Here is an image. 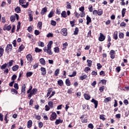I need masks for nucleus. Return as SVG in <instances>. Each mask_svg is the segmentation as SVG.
<instances>
[{
    "label": "nucleus",
    "mask_w": 129,
    "mask_h": 129,
    "mask_svg": "<svg viewBox=\"0 0 129 129\" xmlns=\"http://www.w3.org/2000/svg\"><path fill=\"white\" fill-rule=\"evenodd\" d=\"M53 44V41H50L49 43L47 44V47L45 46L43 48V51L45 52V53H47L48 55H53V52H52V49H51V46L52 44Z\"/></svg>",
    "instance_id": "nucleus-1"
},
{
    "label": "nucleus",
    "mask_w": 129,
    "mask_h": 129,
    "mask_svg": "<svg viewBox=\"0 0 129 129\" xmlns=\"http://www.w3.org/2000/svg\"><path fill=\"white\" fill-rule=\"evenodd\" d=\"M14 60H10L8 63H5L3 65H2L1 67V70H4V69H5L6 68H10V67H12L13 65H14Z\"/></svg>",
    "instance_id": "nucleus-2"
},
{
    "label": "nucleus",
    "mask_w": 129,
    "mask_h": 129,
    "mask_svg": "<svg viewBox=\"0 0 129 129\" xmlns=\"http://www.w3.org/2000/svg\"><path fill=\"white\" fill-rule=\"evenodd\" d=\"M13 50V45L12 44H9L6 46L5 51L7 53V54H9Z\"/></svg>",
    "instance_id": "nucleus-3"
},
{
    "label": "nucleus",
    "mask_w": 129,
    "mask_h": 129,
    "mask_svg": "<svg viewBox=\"0 0 129 129\" xmlns=\"http://www.w3.org/2000/svg\"><path fill=\"white\" fill-rule=\"evenodd\" d=\"M56 118H57V114L56 113V112H53L50 115L49 119L50 120L53 121L55 120Z\"/></svg>",
    "instance_id": "nucleus-4"
},
{
    "label": "nucleus",
    "mask_w": 129,
    "mask_h": 129,
    "mask_svg": "<svg viewBox=\"0 0 129 129\" xmlns=\"http://www.w3.org/2000/svg\"><path fill=\"white\" fill-rule=\"evenodd\" d=\"M26 58L27 61H29V63H32L33 62V60L34 59L33 58V56H32V54H28L26 55Z\"/></svg>",
    "instance_id": "nucleus-5"
},
{
    "label": "nucleus",
    "mask_w": 129,
    "mask_h": 129,
    "mask_svg": "<svg viewBox=\"0 0 129 129\" xmlns=\"http://www.w3.org/2000/svg\"><path fill=\"white\" fill-rule=\"evenodd\" d=\"M60 34L64 37H66L68 35V33L67 32V28H63L60 31Z\"/></svg>",
    "instance_id": "nucleus-6"
},
{
    "label": "nucleus",
    "mask_w": 129,
    "mask_h": 129,
    "mask_svg": "<svg viewBox=\"0 0 129 129\" xmlns=\"http://www.w3.org/2000/svg\"><path fill=\"white\" fill-rule=\"evenodd\" d=\"M26 88H27V86H26V84H24L21 88V94L23 95L26 94Z\"/></svg>",
    "instance_id": "nucleus-7"
},
{
    "label": "nucleus",
    "mask_w": 129,
    "mask_h": 129,
    "mask_svg": "<svg viewBox=\"0 0 129 129\" xmlns=\"http://www.w3.org/2000/svg\"><path fill=\"white\" fill-rule=\"evenodd\" d=\"M98 40L100 42H103L105 40V36L102 33H100V36L98 38Z\"/></svg>",
    "instance_id": "nucleus-8"
},
{
    "label": "nucleus",
    "mask_w": 129,
    "mask_h": 129,
    "mask_svg": "<svg viewBox=\"0 0 129 129\" xmlns=\"http://www.w3.org/2000/svg\"><path fill=\"white\" fill-rule=\"evenodd\" d=\"M111 41V37H110V35H107V42H108V43L107 44V47L108 49H109V48H110V46H111V43H110Z\"/></svg>",
    "instance_id": "nucleus-9"
},
{
    "label": "nucleus",
    "mask_w": 129,
    "mask_h": 129,
    "mask_svg": "<svg viewBox=\"0 0 129 129\" xmlns=\"http://www.w3.org/2000/svg\"><path fill=\"white\" fill-rule=\"evenodd\" d=\"M40 71H41V75H46V74H47V71H46V68L44 67H41L40 68Z\"/></svg>",
    "instance_id": "nucleus-10"
},
{
    "label": "nucleus",
    "mask_w": 129,
    "mask_h": 129,
    "mask_svg": "<svg viewBox=\"0 0 129 129\" xmlns=\"http://www.w3.org/2000/svg\"><path fill=\"white\" fill-rule=\"evenodd\" d=\"M85 116V115L83 114L82 115L81 117H80V119H81L82 120V122H85V123H86L87 122L88 120H87V118H84V117Z\"/></svg>",
    "instance_id": "nucleus-11"
},
{
    "label": "nucleus",
    "mask_w": 129,
    "mask_h": 129,
    "mask_svg": "<svg viewBox=\"0 0 129 129\" xmlns=\"http://www.w3.org/2000/svg\"><path fill=\"white\" fill-rule=\"evenodd\" d=\"M91 102L94 104L95 108H97V106H98V101L94 99H92Z\"/></svg>",
    "instance_id": "nucleus-12"
},
{
    "label": "nucleus",
    "mask_w": 129,
    "mask_h": 129,
    "mask_svg": "<svg viewBox=\"0 0 129 129\" xmlns=\"http://www.w3.org/2000/svg\"><path fill=\"white\" fill-rule=\"evenodd\" d=\"M63 122V120H61L60 117H59V119H57L55 121V124L56 125H58V124H59V123H62Z\"/></svg>",
    "instance_id": "nucleus-13"
},
{
    "label": "nucleus",
    "mask_w": 129,
    "mask_h": 129,
    "mask_svg": "<svg viewBox=\"0 0 129 129\" xmlns=\"http://www.w3.org/2000/svg\"><path fill=\"white\" fill-rule=\"evenodd\" d=\"M84 97L85 99H86V100H89V99H90V98H91L90 95H89L88 94H86V93L84 94Z\"/></svg>",
    "instance_id": "nucleus-14"
},
{
    "label": "nucleus",
    "mask_w": 129,
    "mask_h": 129,
    "mask_svg": "<svg viewBox=\"0 0 129 129\" xmlns=\"http://www.w3.org/2000/svg\"><path fill=\"white\" fill-rule=\"evenodd\" d=\"M11 29H12V26L11 25H8L7 27L5 26L3 27L4 31H11Z\"/></svg>",
    "instance_id": "nucleus-15"
},
{
    "label": "nucleus",
    "mask_w": 129,
    "mask_h": 129,
    "mask_svg": "<svg viewBox=\"0 0 129 129\" xmlns=\"http://www.w3.org/2000/svg\"><path fill=\"white\" fill-rule=\"evenodd\" d=\"M113 38L114 40H117V39H118L117 31H115L114 32V34H113Z\"/></svg>",
    "instance_id": "nucleus-16"
},
{
    "label": "nucleus",
    "mask_w": 129,
    "mask_h": 129,
    "mask_svg": "<svg viewBox=\"0 0 129 129\" xmlns=\"http://www.w3.org/2000/svg\"><path fill=\"white\" fill-rule=\"evenodd\" d=\"M32 125H33V121L32 120H29L27 122V127L28 128H30V127H32Z\"/></svg>",
    "instance_id": "nucleus-17"
},
{
    "label": "nucleus",
    "mask_w": 129,
    "mask_h": 129,
    "mask_svg": "<svg viewBox=\"0 0 129 129\" xmlns=\"http://www.w3.org/2000/svg\"><path fill=\"white\" fill-rule=\"evenodd\" d=\"M53 91V88H49L47 90V93L46 95L47 97H49L50 96V95L51 94V93Z\"/></svg>",
    "instance_id": "nucleus-18"
},
{
    "label": "nucleus",
    "mask_w": 129,
    "mask_h": 129,
    "mask_svg": "<svg viewBox=\"0 0 129 129\" xmlns=\"http://www.w3.org/2000/svg\"><path fill=\"white\" fill-rule=\"evenodd\" d=\"M86 20H87V22H86L87 25H89L92 22L91 18H90V17H89L88 15L87 16Z\"/></svg>",
    "instance_id": "nucleus-19"
},
{
    "label": "nucleus",
    "mask_w": 129,
    "mask_h": 129,
    "mask_svg": "<svg viewBox=\"0 0 129 129\" xmlns=\"http://www.w3.org/2000/svg\"><path fill=\"white\" fill-rule=\"evenodd\" d=\"M46 13H47V7H45L42 9L41 12V15H45Z\"/></svg>",
    "instance_id": "nucleus-20"
},
{
    "label": "nucleus",
    "mask_w": 129,
    "mask_h": 129,
    "mask_svg": "<svg viewBox=\"0 0 129 129\" xmlns=\"http://www.w3.org/2000/svg\"><path fill=\"white\" fill-rule=\"evenodd\" d=\"M39 62L41 64V65H46V61H45L44 58H40L39 60Z\"/></svg>",
    "instance_id": "nucleus-21"
},
{
    "label": "nucleus",
    "mask_w": 129,
    "mask_h": 129,
    "mask_svg": "<svg viewBox=\"0 0 129 129\" xmlns=\"http://www.w3.org/2000/svg\"><path fill=\"white\" fill-rule=\"evenodd\" d=\"M66 5H67V9H72V6H71V3H69V2H67L66 3Z\"/></svg>",
    "instance_id": "nucleus-22"
},
{
    "label": "nucleus",
    "mask_w": 129,
    "mask_h": 129,
    "mask_svg": "<svg viewBox=\"0 0 129 129\" xmlns=\"http://www.w3.org/2000/svg\"><path fill=\"white\" fill-rule=\"evenodd\" d=\"M24 49H25V46L24 44H21V45L19 46L18 52H22V51H24Z\"/></svg>",
    "instance_id": "nucleus-23"
},
{
    "label": "nucleus",
    "mask_w": 129,
    "mask_h": 129,
    "mask_svg": "<svg viewBox=\"0 0 129 129\" xmlns=\"http://www.w3.org/2000/svg\"><path fill=\"white\" fill-rule=\"evenodd\" d=\"M65 82L67 86H70L71 85V82H70V80H69V79H67Z\"/></svg>",
    "instance_id": "nucleus-24"
},
{
    "label": "nucleus",
    "mask_w": 129,
    "mask_h": 129,
    "mask_svg": "<svg viewBox=\"0 0 129 129\" xmlns=\"http://www.w3.org/2000/svg\"><path fill=\"white\" fill-rule=\"evenodd\" d=\"M87 62L88 63L87 66L88 67H91V66H92V60L90 59H87Z\"/></svg>",
    "instance_id": "nucleus-25"
},
{
    "label": "nucleus",
    "mask_w": 129,
    "mask_h": 129,
    "mask_svg": "<svg viewBox=\"0 0 129 129\" xmlns=\"http://www.w3.org/2000/svg\"><path fill=\"white\" fill-rule=\"evenodd\" d=\"M10 21L12 23H14L16 21V16L15 15H12L10 17Z\"/></svg>",
    "instance_id": "nucleus-26"
},
{
    "label": "nucleus",
    "mask_w": 129,
    "mask_h": 129,
    "mask_svg": "<svg viewBox=\"0 0 129 129\" xmlns=\"http://www.w3.org/2000/svg\"><path fill=\"white\" fill-rule=\"evenodd\" d=\"M53 51L55 53H59L60 52V48H59V47L57 46L53 48Z\"/></svg>",
    "instance_id": "nucleus-27"
},
{
    "label": "nucleus",
    "mask_w": 129,
    "mask_h": 129,
    "mask_svg": "<svg viewBox=\"0 0 129 129\" xmlns=\"http://www.w3.org/2000/svg\"><path fill=\"white\" fill-rule=\"evenodd\" d=\"M61 16L62 18H67V15H66V11H62L61 13Z\"/></svg>",
    "instance_id": "nucleus-28"
},
{
    "label": "nucleus",
    "mask_w": 129,
    "mask_h": 129,
    "mask_svg": "<svg viewBox=\"0 0 129 129\" xmlns=\"http://www.w3.org/2000/svg\"><path fill=\"white\" fill-rule=\"evenodd\" d=\"M111 97H107V98H106L104 100V102L105 103H107V102H109V101H111Z\"/></svg>",
    "instance_id": "nucleus-29"
},
{
    "label": "nucleus",
    "mask_w": 129,
    "mask_h": 129,
    "mask_svg": "<svg viewBox=\"0 0 129 129\" xmlns=\"http://www.w3.org/2000/svg\"><path fill=\"white\" fill-rule=\"evenodd\" d=\"M19 69V66L16 64L15 66H13L12 67V70L13 71H17V70Z\"/></svg>",
    "instance_id": "nucleus-30"
},
{
    "label": "nucleus",
    "mask_w": 129,
    "mask_h": 129,
    "mask_svg": "<svg viewBox=\"0 0 129 129\" xmlns=\"http://www.w3.org/2000/svg\"><path fill=\"white\" fill-rule=\"evenodd\" d=\"M126 11V9L125 8H123L122 11H121V15L122 18L124 17V15H125V12Z\"/></svg>",
    "instance_id": "nucleus-31"
},
{
    "label": "nucleus",
    "mask_w": 129,
    "mask_h": 129,
    "mask_svg": "<svg viewBox=\"0 0 129 129\" xmlns=\"http://www.w3.org/2000/svg\"><path fill=\"white\" fill-rule=\"evenodd\" d=\"M103 14V11L102 9H98V16H102Z\"/></svg>",
    "instance_id": "nucleus-32"
},
{
    "label": "nucleus",
    "mask_w": 129,
    "mask_h": 129,
    "mask_svg": "<svg viewBox=\"0 0 129 129\" xmlns=\"http://www.w3.org/2000/svg\"><path fill=\"white\" fill-rule=\"evenodd\" d=\"M57 84L59 86H62L64 84V83L62 80H59L57 81Z\"/></svg>",
    "instance_id": "nucleus-33"
},
{
    "label": "nucleus",
    "mask_w": 129,
    "mask_h": 129,
    "mask_svg": "<svg viewBox=\"0 0 129 129\" xmlns=\"http://www.w3.org/2000/svg\"><path fill=\"white\" fill-rule=\"evenodd\" d=\"M79 32V28H78V27H76L75 29V31L74 32V35H78Z\"/></svg>",
    "instance_id": "nucleus-34"
},
{
    "label": "nucleus",
    "mask_w": 129,
    "mask_h": 129,
    "mask_svg": "<svg viewBox=\"0 0 129 129\" xmlns=\"http://www.w3.org/2000/svg\"><path fill=\"white\" fill-rule=\"evenodd\" d=\"M5 51V50L3 48V47H0V57H2L4 55V52Z\"/></svg>",
    "instance_id": "nucleus-35"
},
{
    "label": "nucleus",
    "mask_w": 129,
    "mask_h": 129,
    "mask_svg": "<svg viewBox=\"0 0 129 129\" xmlns=\"http://www.w3.org/2000/svg\"><path fill=\"white\" fill-rule=\"evenodd\" d=\"M15 12L17 14H20V13H21V7L18 6L17 8L15 9Z\"/></svg>",
    "instance_id": "nucleus-36"
},
{
    "label": "nucleus",
    "mask_w": 129,
    "mask_h": 129,
    "mask_svg": "<svg viewBox=\"0 0 129 129\" xmlns=\"http://www.w3.org/2000/svg\"><path fill=\"white\" fill-rule=\"evenodd\" d=\"M37 91H38V89L37 88H33L31 90V92L34 94V95H36V94H37Z\"/></svg>",
    "instance_id": "nucleus-37"
},
{
    "label": "nucleus",
    "mask_w": 129,
    "mask_h": 129,
    "mask_svg": "<svg viewBox=\"0 0 129 129\" xmlns=\"http://www.w3.org/2000/svg\"><path fill=\"white\" fill-rule=\"evenodd\" d=\"M59 73H60V70L57 69L54 72V76H58Z\"/></svg>",
    "instance_id": "nucleus-38"
},
{
    "label": "nucleus",
    "mask_w": 129,
    "mask_h": 129,
    "mask_svg": "<svg viewBox=\"0 0 129 129\" xmlns=\"http://www.w3.org/2000/svg\"><path fill=\"white\" fill-rule=\"evenodd\" d=\"M119 38L120 39H123L124 38V34L122 32H120L119 33Z\"/></svg>",
    "instance_id": "nucleus-39"
},
{
    "label": "nucleus",
    "mask_w": 129,
    "mask_h": 129,
    "mask_svg": "<svg viewBox=\"0 0 129 129\" xmlns=\"http://www.w3.org/2000/svg\"><path fill=\"white\" fill-rule=\"evenodd\" d=\"M48 106L50 107V108H53V103L52 101H49L48 103Z\"/></svg>",
    "instance_id": "nucleus-40"
},
{
    "label": "nucleus",
    "mask_w": 129,
    "mask_h": 129,
    "mask_svg": "<svg viewBox=\"0 0 129 129\" xmlns=\"http://www.w3.org/2000/svg\"><path fill=\"white\" fill-rule=\"evenodd\" d=\"M20 29H21V22H19L18 24L17 25V26L16 31L19 32V31L20 30Z\"/></svg>",
    "instance_id": "nucleus-41"
},
{
    "label": "nucleus",
    "mask_w": 129,
    "mask_h": 129,
    "mask_svg": "<svg viewBox=\"0 0 129 129\" xmlns=\"http://www.w3.org/2000/svg\"><path fill=\"white\" fill-rule=\"evenodd\" d=\"M11 92H12V94H18V91L15 89H12Z\"/></svg>",
    "instance_id": "nucleus-42"
},
{
    "label": "nucleus",
    "mask_w": 129,
    "mask_h": 129,
    "mask_svg": "<svg viewBox=\"0 0 129 129\" xmlns=\"http://www.w3.org/2000/svg\"><path fill=\"white\" fill-rule=\"evenodd\" d=\"M42 50L39 48L38 47H36L35 48V53H40V52H42Z\"/></svg>",
    "instance_id": "nucleus-43"
},
{
    "label": "nucleus",
    "mask_w": 129,
    "mask_h": 129,
    "mask_svg": "<svg viewBox=\"0 0 129 129\" xmlns=\"http://www.w3.org/2000/svg\"><path fill=\"white\" fill-rule=\"evenodd\" d=\"M77 74V72L76 71H74L73 72L72 75H69V77H75V76Z\"/></svg>",
    "instance_id": "nucleus-44"
},
{
    "label": "nucleus",
    "mask_w": 129,
    "mask_h": 129,
    "mask_svg": "<svg viewBox=\"0 0 129 129\" xmlns=\"http://www.w3.org/2000/svg\"><path fill=\"white\" fill-rule=\"evenodd\" d=\"M4 120L5 121V123H9V120L8 119V114L5 115Z\"/></svg>",
    "instance_id": "nucleus-45"
},
{
    "label": "nucleus",
    "mask_w": 129,
    "mask_h": 129,
    "mask_svg": "<svg viewBox=\"0 0 129 129\" xmlns=\"http://www.w3.org/2000/svg\"><path fill=\"white\" fill-rule=\"evenodd\" d=\"M100 119H102L103 121L105 120V115L104 114H101L100 115Z\"/></svg>",
    "instance_id": "nucleus-46"
},
{
    "label": "nucleus",
    "mask_w": 129,
    "mask_h": 129,
    "mask_svg": "<svg viewBox=\"0 0 129 129\" xmlns=\"http://www.w3.org/2000/svg\"><path fill=\"white\" fill-rule=\"evenodd\" d=\"M88 9L90 13H92V12H93V6H92L91 5H89Z\"/></svg>",
    "instance_id": "nucleus-47"
},
{
    "label": "nucleus",
    "mask_w": 129,
    "mask_h": 129,
    "mask_svg": "<svg viewBox=\"0 0 129 129\" xmlns=\"http://www.w3.org/2000/svg\"><path fill=\"white\" fill-rule=\"evenodd\" d=\"M54 16V11H51L48 15V18H52Z\"/></svg>",
    "instance_id": "nucleus-48"
},
{
    "label": "nucleus",
    "mask_w": 129,
    "mask_h": 129,
    "mask_svg": "<svg viewBox=\"0 0 129 129\" xmlns=\"http://www.w3.org/2000/svg\"><path fill=\"white\" fill-rule=\"evenodd\" d=\"M33 95H34V94L31 92V91H30L29 93H28V98L29 99H31V97H32V96H33Z\"/></svg>",
    "instance_id": "nucleus-49"
},
{
    "label": "nucleus",
    "mask_w": 129,
    "mask_h": 129,
    "mask_svg": "<svg viewBox=\"0 0 129 129\" xmlns=\"http://www.w3.org/2000/svg\"><path fill=\"white\" fill-rule=\"evenodd\" d=\"M33 75V72H28L26 73L27 77H31Z\"/></svg>",
    "instance_id": "nucleus-50"
},
{
    "label": "nucleus",
    "mask_w": 129,
    "mask_h": 129,
    "mask_svg": "<svg viewBox=\"0 0 129 129\" xmlns=\"http://www.w3.org/2000/svg\"><path fill=\"white\" fill-rule=\"evenodd\" d=\"M43 24L42 23V22H38V29H39V30H41V29H42V26Z\"/></svg>",
    "instance_id": "nucleus-51"
},
{
    "label": "nucleus",
    "mask_w": 129,
    "mask_h": 129,
    "mask_svg": "<svg viewBox=\"0 0 129 129\" xmlns=\"http://www.w3.org/2000/svg\"><path fill=\"white\" fill-rule=\"evenodd\" d=\"M38 46H39L40 47H44L45 43H44V42H43L39 41L38 42Z\"/></svg>",
    "instance_id": "nucleus-52"
},
{
    "label": "nucleus",
    "mask_w": 129,
    "mask_h": 129,
    "mask_svg": "<svg viewBox=\"0 0 129 129\" xmlns=\"http://www.w3.org/2000/svg\"><path fill=\"white\" fill-rule=\"evenodd\" d=\"M87 77H88L87 75H84V76H81L80 77V79H81V80H83L84 79H86Z\"/></svg>",
    "instance_id": "nucleus-53"
},
{
    "label": "nucleus",
    "mask_w": 129,
    "mask_h": 129,
    "mask_svg": "<svg viewBox=\"0 0 129 129\" xmlns=\"http://www.w3.org/2000/svg\"><path fill=\"white\" fill-rule=\"evenodd\" d=\"M21 7H22L24 9H27V8H28V7H29V2H27L26 5L22 4L21 5Z\"/></svg>",
    "instance_id": "nucleus-54"
},
{
    "label": "nucleus",
    "mask_w": 129,
    "mask_h": 129,
    "mask_svg": "<svg viewBox=\"0 0 129 129\" xmlns=\"http://www.w3.org/2000/svg\"><path fill=\"white\" fill-rule=\"evenodd\" d=\"M63 45V48H62V50H65V49H66V46H68V42H65L64 43L62 44Z\"/></svg>",
    "instance_id": "nucleus-55"
},
{
    "label": "nucleus",
    "mask_w": 129,
    "mask_h": 129,
    "mask_svg": "<svg viewBox=\"0 0 129 129\" xmlns=\"http://www.w3.org/2000/svg\"><path fill=\"white\" fill-rule=\"evenodd\" d=\"M88 127L89 128L93 129V128H94V126H93V124H92V123H89V124L88 125Z\"/></svg>",
    "instance_id": "nucleus-56"
},
{
    "label": "nucleus",
    "mask_w": 129,
    "mask_h": 129,
    "mask_svg": "<svg viewBox=\"0 0 129 129\" xmlns=\"http://www.w3.org/2000/svg\"><path fill=\"white\" fill-rule=\"evenodd\" d=\"M99 90H100V92H103V91L104 90V86H101L99 87Z\"/></svg>",
    "instance_id": "nucleus-57"
},
{
    "label": "nucleus",
    "mask_w": 129,
    "mask_h": 129,
    "mask_svg": "<svg viewBox=\"0 0 129 129\" xmlns=\"http://www.w3.org/2000/svg\"><path fill=\"white\" fill-rule=\"evenodd\" d=\"M106 80H102L100 81V83H102V85H105L106 84Z\"/></svg>",
    "instance_id": "nucleus-58"
},
{
    "label": "nucleus",
    "mask_w": 129,
    "mask_h": 129,
    "mask_svg": "<svg viewBox=\"0 0 129 129\" xmlns=\"http://www.w3.org/2000/svg\"><path fill=\"white\" fill-rule=\"evenodd\" d=\"M50 108H51L48 105H46L45 106V111H49V110L50 109Z\"/></svg>",
    "instance_id": "nucleus-59"
},
{
    "label": "nucleus",
    "mask_w": 129,
    "mask_h": 129,
    "mask_svg": "<svg viewBox=\"0 0 129 129\" xmlns=\"http://www.w3.org/2000/svg\"><path fill=\"white\" fill-rule=\"evenodd\" d=\"M116 72H117V73H119V72H120V70H121L120 67H117L116 69Z\"/></svg>",
    "instance_id": "nucleus-60"
},
{
    "label": "nucleus",
    "mask_w": 129,
    "mask_h": 129,
    "mask_svg": "<svg viewBox=\"0 0 129 129\" xmlns=\"http://www.w3.org/2000/svg\"><path fill=\"white\" fill-rule=\"evenodd\" d=\"M51 25L52 26H56V25H57V22H56V21H55L54 20H51Z\"/></svg>",
    "instance_id": "nucleus-61"
},
{
    "label": "nucleus",
    "mask_w": 129,
    "mask_h": 129,
    "mask_svg": "<svg viewBox=\"0 0 129 129\" xmlns=\"http://www.w3.org/2000/svg\"><path fill=\"white\" fill-rule=\"evenodd\" d=\"M120 26L121 27H125V26H126V23L124 22H122L120 23Z\"/></svg>",
    "instance_id": "nucleus-62"
},
{
    "label": "nucleus",
    "mask_w": 129,
    "mask_h": 129,
    "mask_svg": "<svg viewBox=\"0 0 129 129\" xmlns=\"http://www.w3.org/2000/svg\"><path fill=\"white\" fill-rule=\"evenodd\" d=\"M26 3V0H19L20 5H24V4Z\"/></svg>",
    "instance_id": "nucleus-63"
},
{
    "label": "nucleus",
    "mask_w": 129,
    "mask_h": 129,
    "mask_svg": "<svg viewBox=\"0 0 129 129\" xmlns=\"http://www.w3.org/2000/svg\"><path fill=\"white\" fill-rule=\"evenodd\" d=\"M97 69L99 70L101 69V68H102V66L101 65V64H100V63H98L97 64Z\"/></svg>",
    "instance_id": "nucleus-64"
}]
</instances>
